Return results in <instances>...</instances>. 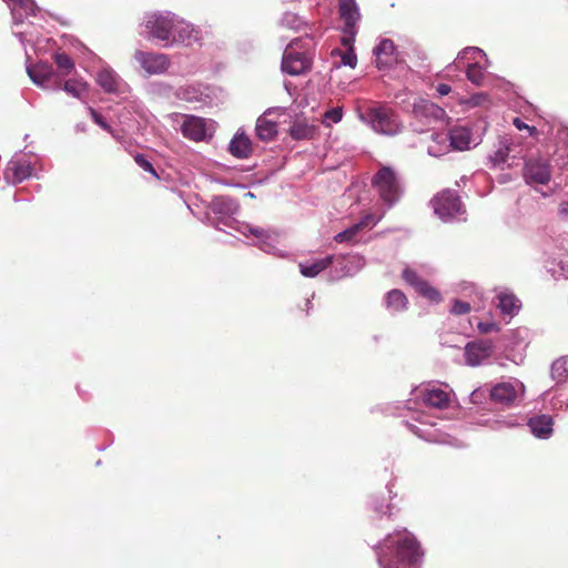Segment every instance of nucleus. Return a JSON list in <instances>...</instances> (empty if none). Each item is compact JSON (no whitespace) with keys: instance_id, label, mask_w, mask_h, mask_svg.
<instances>
[{"instance_id":"1","label":"nucleus","mask_w":568,"mask_h":568,"mask_svg":"<svg viewBox=\"0 0 568 568\" xmlns=\"http://www.w3.org/2000/svg\"><path fill=\"white\" fill-rule=\"evenodd\" d=\"M142 27L145 39L155 41L165 49L178 45L191 47L201 40V30L171 11L148 12Z\"/></svg>"},{"instance_id":"2","label":"nucleus","mask_w":568,"mask_h":568,"mask_svg":"<svg viewBox=\"0 0 568 568\" xmlns=\"http://www.w3.org/2000/svg\"><path fill=\"white\" fill-rule=\"evenodd\" d=\"M374 549L382 568H422L424 551L406 529L388 534Z\"/></svg>"},{"instance_id":"3","label":"nucleus","mask_w":568,"mask_h":568,"mask_svg":"<svg viewBox=\"0 0 568 568\" xmlns=\"http://www.w3.org/2000/svg\"><path fill=\"white\" fill-rule=\"evenodd\" d=\"M209 214H213L214 219L211 220L209 216L210 224L215 229L223 231V226L229 227L239 232L240 234L248 237L252 235L255 241L254 244L258 245V247L267 253H270L274 248L275 236L268 230L253 226L245 222H240L234 219V215L237 214L240 210V205L236 200L226 196V195H217L214 196L209 206Z\"/></svg>"},{"instance_id":"4","label":"nucleus","mask_w":568,"mask_h":568,"mask_svg":"<svg viewBox=\"0 0 568 568\" xmlns=\"http://www.w3.org/2000/svg\"><path fill=\"white\" fill-rule=\"evenodd\" d=\"M544 266L554 280L568 278V234H560L545 243Z\"/></svg>"},{"instance_id":"5","label":"nucleus","mask_w":568,"mask_h":568,"mask_svg":"<svg viewBox=\"0 0 568 568\" xmlns=\"http://www.w3.org/2000/svg\"><path fill=\"white\" fill-rule=\"evenodd\" d=\"M359 119L369 125L376 133L396 135L402 131V123L397 114L388 106L376 104L359 112Z\"/></svg>"},{"instance_id":"6","label":"nucleus","mask_w":568,"mask_h":568,"mask_svg":"<svg viewBox=\"0 0 568 568\" xmlns=\"http://www.w3.org/2000/svg\"><path fill=\"white\" fill-rule=\"evenodd\" d=\"M485 132L483 122H473L453 126L447 135L449 146L456 151H466L480 144Z\"/></svg>"},{"instance_id":"7","label":"nucleus","mask_w":568,"mask_h":568,"mask_svg":"<svg viewBox=\"0 0 568 568\" xmlns=\"http://www.w3.org/2000/svg\"><path fill=\"white\" fill-rule=\"evenodd\" d=\"M372 185L381 200L393 206L400 197L402 190L396 172L389 166H382L373 176Z\"/></svg>"},{"instance_id":"8","label":"nucleus","mask_w":568,"mask_h":568,"mask_svg":"<svg viewBox=\"0 0 568 568\" xmlns=\"http://www.w3.org/2000/svg\"><path fill=\"white\" fill-rule=\"evenodd\" d=\"M180 125L182 135L193 142H209L215 133V122L210 119L192 114H183Z\"/></svg>"},{"instance_id":"9","label":"nucleus","mask_w":568,"mask_h":568,"mask_svg":"<svg viewBox=\"0 0 568 568\" xmlns=\"http://www.w3.org/2000/svg\"><path fill=\"white\" fill-rule=\"evenodd\" d=\"M525 385L517 378L496 383L490 388V399L498 405L511 407L524 399Z\"/></svg>"},{"instance_id":"10","label":"nucleus","mask_w":568,"mask_h":568,"mask_svg":"<svg viewBox=\"0 0 568 568\" xmlns=\"http://www.w3.org/2000/svg\"><path fill=\"white\" fill-rule=\"evenodd\" d=\"M432 204L434 213L444 222H450L465 213L464 205L456 191L445 190L438 193Z\"/></svg>"},{"instance_id":"11","label":"nucleus","mask_w":568,"mask_h":568,"mask_svg":"<svg viewBox=\"0 0 568 568\" xmlns=\"http://www.w3.org/2000/svg\"><path fill=\"white\" fill-rule=\"evenodd\" d=\"M301 42V39L292 40L283 53L282 71L290 75H300L311 69L312 60L308 53L295 51Z\"/></svg>"},{"instance_id":"12","label":"nucleus","mask_w":568,"mask_h":568,"mask_svg":"<svg viewBox=\"0 0 568 568\" xmlns=\"http://www.w3.org/2000/svg\"><path fill=\"white\" fill-rule=\"evenodd\" d=\"M524 180L527 184L546 185L551 179V166L547 159L532 156L525 161Z\"/></svg>"},{"instance_id":"13","label":"nucleus","mask_w":568,"mask_h":568,"mask_svg":"<svg viewBox=\"0 0 568 568\" xmlns=\"http://www.w3.org/2000/svg\"><path fill=\"white\" fill-rule=\"evenodd\" d=\"M133 59L148 75L163 74L171 65L170 58L165 53L136 50Z\"/></svg>"},{"instance_id":"14","label":"nucleus","mask_w":568,"mask_h":568,"mask_svg":"<svg viewBox=\"0 0 568 568\" xmlns=\"http://www.w3.org/2000/svg\"><path fill=\"white\" fill-rule=\"evenodd\" d=\"M494 353L495 346L490 339L468 342L464 348L465 363L471 367L485 365Z\"/></svg>"},{"instance_id":"15","label":"nucleus","mask_w":568,"mask_h":568,"mask_svg":"<svg viewBox=\"0 0 568 568\" xmlns=\"http://www.w3.org/2000/svg\"><path fill=\"white\" fill-rule=\"evenodd\" d=\"M33 166L26 154H16L8 162L4 170V180L9 184H19L32 175Z\"/></svg>"},{"instance_id":"16","label":"nucleus","mask_w":568,"mask_h":568,"mask_svg":"<svg viewBox=\"0 0 568 568\" xmlns=\"http://www.w3.org/2000/svg\"><path fill=\"white\" fill-rule=\"evenodd\" d=\"M97 82L110 94L122 95L129 91V84L110 67L102 68L97 74Z\"/></svg>"},{"instance_id":"17","label":"nucleus","mask_w":568,"mask_h":568,"mask_svg":"<svg viewBox=\"0 0 568 568\" xmlns=\"http://www.w3.org/2000/svg\"><path fill=\"white\" fill-rule=\"evenodd\" d=\"M416 396L420 397L424 405L428 408L444 409L450 403V394L436 385H427L418 389Z\"/></svg>"},{"instance_id":"18","label":"nucleus","mask_w":568,"mask_h":568,"mask_svg":"<svg viewBox=\"0 0 568 568\" xmlns=\"http://www.w3.org/2000/svg\"><path fill=\"white\" fill-rule=\"evenodd\" d=\"M486 62L489 63L487 54L484 50L478 47H467L463 49L453 63L446 67V70L449 72L452 70H458L462 68H467L470 62Z\"/></svg>"},{"instance_id":"19","label":"nucleus","mask_w":568,"mask_h":568,"mask_svg":"<svg viewBox=\"0 0 568 568\" xmlns=\"http://www.w3.org/2000/svg\"><path fill=\"white\" fill-rule=\"evenodd\" d=\"M365 265V260L363 256L358 254L346 255L336 258L335 272L333 275L334 278H342L346 276H354L358 273Z\"/></svg>"},{"instance_id":"20","label":"nucleus","mask_w":568,"mask_h":568,"mask_svg":"<svg viewBox=\"0 0 568 568\" xmlns=\"http://www.w3.org/2000/svg\"><path fill=\"white\" fill-rule=\"evenodd\" d=\"M395 44L390 39H383L374 48L375 63L379 70L389 69L396 62Z\"/></svg>"},{"instance_id":"21","label":"nucleus","mask_w":568,"mask_h":568,"mask_svg":"<svg viewBox=\"0 0 568 568\" xmlns=\"http://www.w3.org/2000/svg\"><path fill=\"white\" fill-rule=\"evenodd\" d=\"M530 433L538 439H549L554 434V419L548 414H538L527 420Z\"/></svg>"},{"instance_id":"22","label":"nucleus","mask_w":568,"mask_h":568,"mask_svg":"<svg viewBox=\"0 0 568 568\" xmlns=\"http://www.w3.org/2000/svg\"><path fill=\"white\" fill-rule=\"evenodd\" d=\"M227 151L236 159H248L253 153L252 141L243 130H237L231 139Z\"/></svg>"},{"instance_id":"23","label":"nucleus","mask_w":568,"mask_h":568,"mask_svg":"<svg viewBox=\"0 0 568 568\" xmlns=\"http://www.w3.org/2000/svg\"><path fill=\"white\" fill-rule=\"evenodd\" d=\"M338 9L341 18L345 22L344 32L355 36L356 23L361 17L357 3L355 0H339Z\"/></svg>"},{"instance_id":"24","label":"nucleus","mask_w":568,"mask_h":568,"mask_svg":"<svg viewBox=\"0 0 568 568\" xmlns=\"http://www.w3.org/2000/svg\"><path fill=\"white\" fill-rule=\"evenodd\" d=\"M496 306L504 316L514 317L520 311L521 302L514 293L505 290L497 294Z\"/></svg>"},{"instance_id":"25","label":"nucleus","mask_w":568,"mask_h":568,"mask_svg":"<svg viewBox=\"0 0 568 568\" xmlns=\"http://www.w3.org/2000/svg\"><path fill=\"white\" fill-rule=\"evenodd\" d=\"M268 113L271 110L258 116L255 124V135L263 142H270L277 135V123L267 119Z\"/></svg>"},{"instance_id":"26","label":"nucleus","mask_w":568,"mask_h":568,"mask_svg":"<svg viewBox=\"0 0 568 568\" xmlns=\"http://www.w3.org/2000/svg\"><path fill=\"white\" fill-rule=\"evenodd\" d=\"M510 141L507 138H500L496 149L488 155V162L491 169H504L510 152Z\"/></svg>"},{"instance_id":"27","label":"nucleus","mask_w":568,"mask_h":568,"mask_svg":"<svg viewBox=\"0 0 568 568\" xmlns=\"http://www.w3.org/2000/svg\"><path fill=\"white\" fill-rule=\"evenodd\" d=\"M414 114L416 118L425 116L427 124H430L432 121L440 119L445 114V111L433 102L422 101L414 105Z\"/></svg>"},{"instance_id":"28","label":"nucleus","mask_w":568,"mask_h":568,"mask_svg":"<svg viewBox=\"0 0 568 568\" xmlns=\"http://www.w3.org/2000/svg\"><path fill=\"white\" fill-rule=\"evenodd\" d=\"M489 63L486 62H470L466 68L467 79L477 87H484L487 82V68Z\"/></svg>"},{"instance_id":"29","label":"nucleus","mask_w":568,"mask_h":568,"mask_svg":"<svg viewBox=\"0 0 568 568\" xmlns=\"http://www.w3.org/2000/svg\"><path fill=\"white\" fill-rule=\"evenodd\" d=\"M334 261V256L328 255L312 263H300V272L305 277H315L322 271L326 270Z\"/></svg>"},{"instance_id":"30","label":"nucleus","mask_w":568,"mask_h":568,"mask_svg":"<svg viewBox=\"0 0 568 568\" xmlns=\"http://www.w3.org/2000/svg\"><path fill=\"white\" fill-rule=\"evenodd\" d=\"M408 300L399 290H392L385 296L386 308L395 314L407 308Z\"/></svg>"},{"instance_id":"31","label":"nucleus","mask_w":568,"mask_h":568,"mask_svg":"<svg viewBox=\"0 0 568 568\" xmlns=\"http://www.w3.org/2000/svg\"><path fill=\"white\" fill-rule=\"evenodd\" d=\"M28 74L31 81L43 89L50 88V82L52 78L51 68L47 65H37L34 68H28Z\"/></svg>"},{"instance_id":"32","label":"nucleus","mask_w":568,"mask_h":568,"mask_svg":"<svg viewBox=\"0 0 568 568\" xmlns=\"http://www.w3.org/2000/svg\"><path fill=\"white\" fill-rule=\"evenodd\" d=\"M432 140L433 143L427 146L428 155L439 158L448 151L449 145L445 133H432Z\"/></svg>"},{"instance_id":"33","label":"nucleus","mask_w":568,"mask_h":568,"mask_svg":"<svg viewBox=\"0 0 568 568\" xmlns=\"http://www.w3.org/2000/svg\"><path fill=\"white\" fill-rule=\"evenodd\" d=\"M550 375L557 384L568 381V356L558 358L552 363Z\"/></svg>"},{"instance_id":"34","label":"nucleus","mask_w":568,"mask_h":568,"mask_svg":"<svg viewBox=\"0 0 568 568\" xmlns=\"http://www.w3.org/2000/svg\"><path fill=\"white\" fill-rule=\"evenodd\" d=\"M63 90L73 98L81 99L88 93V84L84 81L70 79L64 82Z\"/></svg>"},{"instance_id":"35","label":"nucleus","mask_w":568,"mask_h":568,"mask_svg":"<svg viewBox=\"0 0 568 568\" xmlns=\"http://www.w3.org/2000/svg\"><path fill=\"white\" fill-rule=\"evenodd\" d=\"M415 290L418 294L432 302L438 303L442 300L440 293L424 280L415 287Z\"/></svg>"},{"instance_id":"36","label":"nucleus","mask_w":568,"mask_h":568,"mask_svg":"<svg viewBox=\"0 0 568 568\" xmlns=\"http://www.w3.org/2000/svg\"><path fill=\"white\" fill-rule=\"evenodd\" d=\"M371 506L376 515H378L381 518L384 516L390 518L393 515L394 507L390 504H385L383 498L381 499L379 497H373L371 500Z\"/></svg>"},{"instance_id":"37","label":"nucleus","mask_w":568,"mask_h":568,"mask_svg":"<svg viewBox=\"0 0 568 568\" xmlns=\"http://www.w3.org/2000/svg\"><path fill=\"white\" fill-rule=\"evenodd\" d=\"M312 129L302 122H295L290 128V135L294 140H304L311 136Z\"/></svg>"},{"instance_id":"38","label":"nucleus","mask_w":568,"mask_h":568,"mask_svg":"<svg viewBox=\"0 0 568 568\" xmlns=\"http://www.w3.org/2000/svg\"><path fill=\"white\" fill-rule=\"evenodd\" d=\"M524 418L517 417V416H507L504 419H497L494 422V428L500 429V428H513L519 425L524 424Z\"/></svg>"},{"instance_id":"39","label":"nucleus","mask_w":568,"mask_h":568,"mask_svg":"<svg viewBox=\"0 0 568 568\" xmlns=\"http://www.w3.org/2000/svg\"><path fill=\"white\" fill-rule=\"evenodd\" d=\"M358 232H359V229H358V226L355 223L352 226H349L348 229L337 233L334 236V240L337 243L352 242L355 239V236L357 235Z\"/></svg>"},{"instance_id":"40","label":"nucleus","mask_w":568,"mask_h":568,"mask_svg":"<svg viewBox=\"0 0 568 568\" xmlns=\"http://www.w3.org/2000/svg\"><path fill=\"white\" fill-rule=\"evenodd\" d=\"M343 118V111L342 108H333L331 110H327L324 113L323 123L326 126H329L331 124L338 123Z\"/></svg>"},{"instance_id":"41","label":"nucleus","mask_w":568,"mask_h":568,"mask_svg":"<svg viewBox=\"0 0 568 568\" xmlns=\"http://www.w3.org/2000/svg\"><path fill=\"white\" fill-rule=\"evenodd\" d=\"M55 63L62 70L64 71L65 74L70 73L71 70L73 69L74 67V63L73 61L71 60V58L65 54V53H58L55 54Z\"/></svg>"},{"instance_id":"42","label":"nucleus","mask_w":568,"mask_h":568,"mask_svg":"<svg viewBox=\"0 0 568 568\" xmlns=\"http://www.w3.org/2000/svg\"><path fill=\"white\" fill-rule=\"evenodd\" d=\"M383 217V214L375 215L372 213L365 214L357 223L359 231L366 227L375 226Z\"/></svg>"},{"instance_id":"43","label":"nucleus","mask_w":568,"mask_h":568,"mask_svg":"<svg viewBox=\"0 0 568 568\" xmlns=\"http://www.w3.org/2000/svg\"><path fill=\"white\" fill-rule=\"evenodd\" d=\"M176 95L180 99L185 100L187 102H194L199 100V92L193 87L180 88L179 91L176 92Z\"/></svg>"},{"instance_id":"44","label":"nucleus","mask_w":568,"mask_h":568,"mask_svg":"<svg viewBox=\"0 0 568 568\" xmlns=\"http://www.w3.org/2000/svg\"><path fill=\"white\" fill-rule=\"evenodd\" d=\"M17 4L27 16H37L40 11L34 0H18Z\"/></svg>"},{"instance_id":"45","label":"nucleus","mask_w":568,"mask_h":568,"mask_svg":"<svg viewBox=\"0 0 568 568\" xmlns=\"http://www.w3.org/2000/svg\"><path fill=\"white\" fill-rule=\"evenodd\" d=\"M135 163L143 169L144 171L151 173L153 176L159 178L155 169L153 168L152 163L146 159L144 154L138 153L134 156Z\"/></svg>"},{"instance_id":"46","label":"nucleus","mask_w":568,"mask_h":568,"mask_svg":"<svg viewBox=\"0 0 568 568\" xmlns=\"http://www.w3.org/2000/svg\"><path fill=\"white\" fill-rule=\"evenodd\" d=\"M89 112L91 114V118L92 120L94 121L95 124H98L101 129L110 132L114 138L118 139V136L114 134V132L112 131L111 126L108 124V122L104 120V118L99 114L94 109L92 108H89Z\"/></svg>"},{"instance_id":"47","label":"nucleus","mask_w":568,"mask_h":568,"mask_svg":"<svg viewBox=\"0 0 568 568\" xmlns=\"http://www.w3.org/2000/svg\"><path fill=\"white\" fill-rule=\"evenodd\" d=\"M403 278L414 288L423 281V278L412 268H405L403 271Z\"/></svg>"},{"instance_id":"48","label":"nucleus","mask_w":568,"mask_h":568,"mask_svg":"<svg viewBox=\"0 0 568 568\" xmlns=\"http://www.w3.org/2000/svg\"><path fill=\"white\" fill-rule=\"evenodd\" d=\"M410 430L417 435L418 437L427 440V442H439L437 437L433 434L430 429H422L416 425H409Z\"/></svg>"},{"instance_id":"49","label":"nucleus","mask_w":568,"mask_h":568,"mask_svg":"<svg viewBox=\"0 0 568 568\" xmlns=\"http://www.w3.org/2000/svg\"><path fill=\"white\" fill-rule=\"evenodd\" d=\"M343 65L354 69L357 64V57L353 48H349L341 54Z\"/></svg>"},{"instance_id":"50","label":"nucleus","mask_w":568,"mask_h":568,"mask_svg":"<svg viewBox=\"0 0 568 568\" xmlns=\"http://www.w3.org/2000/svg\"><path fill=\"white\" fill-rule=\"evenodd\" d=\"M281 23L287 28L297 29L301 21H300V18L297 17V14L292 13V12H286L282 17Z\"/></svg>"},{"instance_id":"51","label":"nucleus","mask_w":568,"mask_h":568,"mask_svg":"<svg viewBox=\"0 0 568 568\" xmlns=\"http://www.w3.org/2000/svg\"><path fill=\"white\" fill-rule=\"evenodd\" d=\"M470 311V304L468 302L455 300L450 312L455 315H464Z\"/></svg>"},{"instance_id":"52","label":"nucleus","mask_w":568,"mask_h":568,"mask_svg":"<svg viewBox=\"0 0 568 568\" xmlns=\"http://www.w3.org/2000/svg\"><path fill=\"white\" fill-rule=\"evenodd\" d=\"M513 124L515 125L516 129H518L519 131H523V130H527L528 131V134L530 136H534L536 135L537 133V129L535 126H530L528 124H526L521 119L519 118H515L513 120Z\"/></svg>"},{"instance_id":"53","label":"nucleus","mask_w":568,"mask_h":568,"mask_svg":"<svg viewBox=\"0 0 568 568\" xmlns=\"http://www.w3.org/2000/svg\"><path fill=\"white\" fill-rule=\"evenodd\" d=\"M477 327L479 329L480 333H484V334H488V333H491V332H495V331H498V326L496 323H493V322H479L477 324Z\"/></svg>"},{"instance_id":"54","label":"nucleus","mask_w":568,"mask_h":568,"mask_svg":"<svg viewBox=\"0 0 568 568\" xmlns=\"http://www.w3.org/2000/svg\"><path fill=\"white\" fill-rule=\"evenodd\" d=\"M436 90L440 95H447L452 91V88L446 83H440L437 85Z\"/></svg>"},{"instance_id":"55","label":"nucleus","mask_w":568,"mask_h":568,"mask_svg":"<svg viewBox=\"0 0 568 568\" xmlns=\"http://www.w3.org/2000/svg\"><path fill=\"white\" fill-rule=\"evenodd\" d=\"M486 99H487V95H486V94H484V93H480V94L474 95V97L471 98V103H473L474 105H478V104H480V102H481L483 100H486Z\"/></svg>"},{"instance_id":"56","label":"nucleus","mask_w":568,"mask_h":568,"mask_svg":"<svg viewBox=\"0 0 568 568\" xmlns=\"http://www.w3.org/2000/svg\"><path fill=\"white\" fill-rule=\"evenodd\" d=\"M559 214L564 217H568V202H564L560 204Z\"/></svg>"},{"instance_id":"57","label":"nucleus","mask_w":568,"mask_h":568,"mask_svg":"<svg viewBox=\"0 0 568 568\" xmlns=\"http://www.w3.org/2000/svg\"><path fill=\"white\" fill-rule=\"evenodd\" d=\"M565 138H568V130H566V129H565V130H560V131L558 132V139H559V141H564V139H565Z\"/></svg>"},{"instance_id":"58","label":"nucleus","mask_w":568,"mask_h":568,"mask_svg":"<svg viewBox=\"0 0 568 568\" xmlns=\"http://www.w3.org/2000/svg\"><path fill=\"white\" fill-rule=\"evenodd\" d=\"M75 130L79 131V132L80 131L82 132V131L85 130V125L83 123H79V124L75 125Z\"/></svg>"},{"instance_id":"59","label":"nucleus","mask_w":568,"mask_h":568,"mask_svg":"<svg viewBox=\"0 0 568 568\" xmlns=\"http://www.w3.org/2000/svg\"><path fill=\"white\" fill-rule=\"evenodd\" d=\"M245 197H248V199H254L255 197V194L253 192H246L244 194Z\"/></svg>"},{"instance_id":"60","label":"nucleus","mask_w":568,"mask_h":568,"mask_svg":"<svg viewBox=\"0 0 568 568\" xmlns=\"http://www.w3.org/2000/svg\"><path fill=\"white\" fill-rule=\"evenodd\" d=\"M13 19H14L16 23L22 22L21 18H18V14L16 12L13 13Z\"/></svg>"},{"instance_id":"61","label":"nucleus","mask_w":568,"mask_h":568,"mask_svg":"<svg viewBox=\"0 0 568 568\" xmlns=\"http://www.w3.org/2000/svg\"><path fill=\"white\" fill-rule=\"evenodd\" d=\"M509 180H510L509 175H503L501 179H500V182L504 183V182H507Z\"/></svg>"},{"instance_id":"62","label":"nucleus","mask_w":568,"mask_h":568,"mask_svg":"<svg viewBox=\"0 0 568 568\" xmlns=\"http://www.w3.org/2000/svg\"><path fill=\"white\" fill-rule=\"evenodd\" d=\"M305 305H306L307 311H308V310H310V307H311V305H312V302H311V300H310V298H307V300H306Z\"/></svg>"},{"instance_id":"63","label":"nucleus","mask_w":568,"mask_h":568,"mask_svg":"<svg viewBox=\"0 0 568 568\" xmlns=\"http://www.w3.org/2000/svg\"><path fill=\"white\" fill-rule=\"evenodd\" d=\"M387 489H388L389 495H392L393 490H392V487L389 485L387 486Z\"/></svg>"},{"instance_id":"64","label":"nucleus","mask_w":568,"mask_h":568,"mask_svg":"<svg viewBox=\"0 0 568 568\" xmlns=\"http://www.w3.org/2000/svg\"><path fill=\"white\" fill-rule=\"evenodd\" d=\"M565 154L568 156V148L565 150Z\"/></svg>"}]
</instances>
